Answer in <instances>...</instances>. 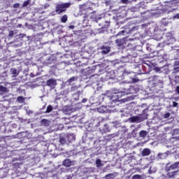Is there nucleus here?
Wrapping results in <instances>:
<instances>
[{"label":"nucleus","mask_w":179,"mask_h":179,"mask_svg":"<svg viewBox=\"0 0 179 179\" xmlns=\"http://www.w3.org/2000/svg\"><path fill=\"white\" fill-rule=\"evenodd\" d=\"M145 120H148V108L144 109L142 114L129 118L130 122H136V124H139Z\"/></svg>","instance_id":"1"},{"label":"nucleus","mask_w":179,"mask_h":179,"mask_svg":"<svg viewBox=\"0 0 179 179\" xmlns=\"http://www.w3.org/2000/svg\"><path fill=\"white\" fill-rule=\"evenodd\" d=\"M121 97H122V94L121 93H114L112 95L106 94L104 98H102L103 100H110L111 104H113V106L115 107V103H118V101H121Z\"/></svg>","instance_id":"2"},{"label":"nucleus","mask_w":179,"mask_h":179,"mask_svg":"<svg viewBox=\"0 0 179 179\" xmlns=\"http://www.w3.org/2000/svg\"><path fill=\"white\" fill-rule=\"evenodd\" d=\"M71 5H72L71 2L57 3L55 6L56 13L61 15V13L66 12V9L71 8Z\"/></svg>","instance_id":"3"},{"label":"nucleus","mask_w":179,"mask_h":179,"mask_svg":"<svg viewBox=\"0 0 179 179\" xmlns=\"http://www.w3.org/2000/svg\"><path fill=\"white\" fill-rule=\"evenodd\" d=\"M46 86L50 87V89H55V86H57V80L54 78H50L46 81Z\"/></svg>","instance_id":"4"},{"label":"nucleus","mask_w":179,"mask_h":179,"mask_svg":"<svg viewBox=\"0 0 179 179\" xmlns=\"http://www.w3.org/2000/svg\"><path fill=\"white\" fill-rule=\"evenodd\" d=\"M170 164H166V171H171V170H176L177 169H179V162H175L173 164H171L169 166Z\"/></svg>","instance_id":"5"},{"label":"nucleus","mask_w":179,"mask_h":179,"mask_svg":"<svg viewBox=\"0 0 179 179\" xmlns=\"http://www.w3.org/2000/svg\"><path fill=\"white\" fill-rule=\"evenodd\" d=\"M151 79L152 82L155 83V85H159V83L162 85V83H163V78L160 76H154L151 77Z\"/></svg>","instance_id":"6"},{"label":"nucleus","mask_w":179,"mask_h":179,"mask_svg":"<svg viewBox=\"0 0 179 179\" xmlns=\"http://www.w3.org/2000/svg\"><path fill=\"white\" fill-rule=\"evenodd\" d=\"M101 54H102V55H106L108 54V52H110V46L103 45V46L101 48Z\"/></svg>","instance_id":"7"},{"label":"nucleus","mask_w":179,"mask_h":179,"mask_svg":"<svg viewBox=\"0 0 179 179\" xmlns=\"http://www.w3.org/2000/svg\"><path fill=\"white\" fill-rule=\"evenodd\" d=\"M74 163L75 162L71 161L69 159H66L63 161V166L65 167H71V166H73Z\"/></svg>","instance_id":"8"},{"label":"nucleus","mask_w":179,"mask_h":179,"mask_svg":"<svg viewBox=\"0 0 179 179\" xmlns=\"http://www.w3.org/2000/svg\"><path fill=\"white\" fill-rule=\"evenodd\" d=\"M126 39L125 38H121L117 39L115 41V43L118 47H122L124 44H125Z\"/></svg>","instance_id":"9"},{"label":"nucleus","mask_w":179,"mask_h":179,"mask_svg":"<svg viewBox=\"0 0 179 179\" xmlns=\"http://www.w3.org/2000/svg\"><path fill=\"white\" fill-rule=\"evenodd\" d=\"M62 111L64 114H71L72 113V108L71 106H64L62 109Z\"/></svg>","instance_id":"10"},{"label":"nucleus","mask_w":179,"mask_h":179,"mask_svg":"<svg viewBox=\"0 0 179 179\" xmlns=\"http://www.w3.org/2000/svg\"><path fill=\"white\" fill-rule=\"evenodd\" d=\"M59 143H61V145H65V143H68V141L66 138V136H61L59 138Z\"/></svg>","instance_id":"11"},{"label":"nucleus","mask_w":179,"mask_h":179,"mask_svg":"<svg viewBox=\"0 0 179 179\" xmlns=\"http://www.w3.org/2000/svg\"><path fill=\"white\" fill-rule=\"evenodd\" d=\"M150 153H152V151L150 150V149L145 148L142 151V156L145 157V156H149Z\"/></svg>","instance_id":"12"},{"label":"nucleus","mask_w":179,"mask_h":179,"mask_svg":"<svg viewBox=\"0 0 179 179\" xmlns=\"http://www.w3.org/2000/svg\"><path fill=\"white\" fill-rule=\"evenodd\" d=\"M80 9L81 12H83V10L87 11L90 9V7L87 6V3H84L80 6Z\"/></svg>","instance_id":"13"},{"label":"nucleus","mask_w":179,"mask_h":179,"mask_svg":"<svg viewBox=\"0 0 179 179\" xmlns=\"http://www.w3.org/2000/svg\"><path fill=\"white\" fill-rule=\"evenodd\" d=\"M10 72L11 75H13V78H16L19 75V71H17V69L15 68H12L10 69Z\"/></svg>","instance_id":"14"},{"label":"nucleus","mask_w":179,"mask_h":179,"mask_svg":"<svg viewBox=\"0 0 179 179\" xmlns=\"http://www.w3.org/2000/svg\"><path fill=\"white\" fill-rule=\"evenodd\" d=\"M178 173V171L169 172L167 173V176L169 177V178H176V176H177Z\"/></svg>","instance_id":"15"},{"label":"nucleus","mask_w":179,"mask_h":179,"mask_svg":"<svg viewBox=\"0 0 179 179\" xmlns=\"http://www.w3.org/2000/svg\"><path fill=\"white\" fill-rule=\"evenodd\" d=\"M66 138L69 143H71L75 141V136H73V134H69L66 136Z\"/></svg>","instance_id":"16"},{"label":"nucleus","mask_w":179,"mask_h":179,"mask_svg":"<svg viewBox=\"0 0 179 179\" xmlns=\"http://www.w3.org/2000/svg\"><path fill=\"white\" fill-rule=\"evenodd\" d=\"M80 96V91H77L76 93L73 94V100L74 101H78L79 100V97Z\"/></svg>","instance_id":"17"},{"label":"nucleus","mask_w":179,"mask_h":179,"mask_svg":"<svg viewBox=\"0 0 179 179\" xmlns=\"http://www.w3.org/2000/svg\"><path fill=\"white\" fill-rule=\"evenodd\" d=\"M110 131H111L110 126H108L107 124H105L101 134H106V132H110Z\"/></svg>","instance_id":"18"},{"label":"nucleus","mask_w":179,"mask_h":179,"mask_svg":"<svg viewBox=\"0 0 179 179\" xmlns=\"http://www.w3.org/2000/svg\"><path fill=\"white\" fill-rule=\"evenodd\" d=\"M115 136H118V133L108 134L107 136H106V139H108V141H110L113 139V138H115Z\"/></svg>","instance_id":"19"},{"label":"nucleus","mask_w":179,"mask_h":179,"mask_svg":"<svg viewBox=\"0 0 179 179\" xmlns=\"http://www.w3.org/2000/svg\"><path fill=\"white\" fill-rule=\"evenodd\" d=\"M140 138H142V139H145L148 136V131L145 130H142L139 133Z\"/></svg>","instance_id":"20"},{"label":"nucleus","mask_w":179,"mask_h":179,"mask_svg":"<svg viewBox=\"0 0 179 179\" xmlns=\"http://www.w3.org/2000/svg\"><path fill=\"white\" fill-rule=\"evenodd\" d=\"M50 124H51V122L48 120L43 119L41 120V125L43 127H49Z\"/></svg>","instance_id":"21"},{"label":"nucleus","mask_w":179,"mask_h":179,"mask_svg":"<svg viewBox=\"0 0 179 179\" xmlns=\"http://www.w3.org/2000/svg\"><path fill=\"white\" fill-rule=\"evenodd\" d=\"M95 164L98 169H100V167H103V166H104V164H103V162H101V159H96Z\"/></svg>","instance_id":"22"},{"label":"nucleus","mask_w":179,"mask_h":179,"mask_svg":"<svg viewBox=\"0 0 179 179\" xmlns=\"http://www.w3.org/2000/svg\"><path fill=\"white\" fill-rule=\"evenodd\" d=\"M167 156H169V155L167 154V152H164V153H159L158 154V157L161 159H167Z\"/></svg>","instance_id":"23"},{"label":"nucleus","mask_w":179,"mask_h":179,"mask_svg":"<svg viewBox=\"0 0 179 179\" xmlns=\"http://www.w3.org/2000/svg\"><path fill=\"white\" fill-rule=\"evenodd\" d=\"M112 124H113V127H115V128H120V127H121V122L120 121H114Z\"/></svg>","instance_id":"24"},{"label":"nucleus","mask_w":179,"mask_h":179,"mask_svg":"<svg viewBox=\"0 0 179 179\" xmlns=\"http://www.w3.org/2000/svg\"><path fill=\"white\" fill-rule=\"evenodd\" d=\"M76 80H78V76H73L70 78L67 82L68 83H72L73 82H76Z\"/></svg>","instance_id":"25"},{"label":"nucleus","mask_w":179,"mask_h":179,"mask_svg":"<svg viewBox=\"0 0 179 179\" xmlns=\"http://www.w3.org/2000/svg\"><path fill=\"white\" fill-rule=\"evenodd\" d=\"M138 131H139V128H138V127H136L134 129H133L132 131H131L132 136L136 138Z\"/></svg>","instance_id":"26"},{"label":"nucleus","mask_w":179,"mask_h":179,"mask_svg":"<svg viewBox=\"0 0 179 179\" xmlns=\"http://www.w3.org/2000/svg\"><path fill=\"white\" fill-rule=\"evenodd\" d=\"M161 24L163 26H167L169 24V19H167V18L162 19L161 21Z\"/></svg>","instance_id":"27"},{"label":"nucleus","mask_w":179,"mask_h":179,"mask_svg":"<svg viewBox=\"0 0 179 179\" xmlns=\"http://www.w3.org/2000/svg\"><path fill=\"white\" fill-rule=\"evenodd\" d=\"M8 92V88L0 85V93H6Z\"/></svg>","instance_id":"28"},{"label":"nucleus","mask_w":179,"mask_h":179,"mask_svg":"<svg viewBox=\"0 0 179 179\" xmlns=\"http://www.w3.org/2000/svg\"><path fill=\"white\" fill-rule=\"evenodd\" d=\"M61 22H62V23H66V22H68V15H64V16H62Z\"/></svg>","instance_id":"29"},{"label":"nucleus","mask_w":179,"mask_h":179,"mask_svg":"<svg viewBox=\"0 0 179 179\" xmlns=\"http://www.w3.org/2000/svg\"><path fill=\"white\" fill-rule=\"evenodd\" d=\"M52 111V106L51 105H49L47 107L46 110L45 111V114H48L49 113H51Z\"/></svg>","instance_id":"30"},{"label":"nucleus","mask_w":179,"mask_h":179,"mask_svg":"<svg viewBox=\"0 0 179 179\" xmlns=\"http://www.w3.org/2000/svg\"><path fill=\"white\" fill-rule=\"evenodd\" d=\"M156 171H157V169L156 168V166H151V169H150V172L151 173V174L156 173Z\"/></svg>","instance_id":"31"},{"label":"nucleus","mask_w":179,"mask_h":179,"mask_svg":"<svg viewBox=\"0 0 179 179\" xmlns=\"http://www.w3.org/2000/svg\"><path fill=\"white\" fill-rule=\"evenodd\" d=\"M17 101L18 103H24V98L23 96H18Z\"/></svg>","instance_id":"32"},{"label":"nucleus","mask_w":179,"mask_h":179,"mask_svg":"<svg viewBox=\"0 0 179 179\" xmlns=\"http://www.w3.org/2000/svg\"><path fill=\"white\" fill-rule=\"evenodd\" d=\"M100 124H103V119L101 117L98 118V122L95 127H99Z\"/></svg>","instance_id":"33"},{"label":"nucleus","mask_w":179,"mask_h":179,"mask_svg":"<svg viewBox=\"0 0 179 179\" xmlns=\"http://www.w3.org/2000/svg\"><path fill=\"white\" fill-rule=\"evenodd\" d=\"M106 179H114V174L109 173L105 176Z\"/></svg>","instance_id":"34"},{"label":"nucleus","mask_w":179,"mask_h":179,"mask_svg":"<svg viewBox=\"0 0 179 179\" xmlns=\"http://www.w3.org/2000/svg\"><path fill=\"white\" fill-rule=\"evenodd\" d=\"M79 87H80L74 85V86L71 87V92H76V90H78V89H79Z\"/></svg>","instance_id":"35"},{"label":"nucleus","mask_w":179,"mask_h":179,"mask_svg":"<svg viewBox=\"0 0 179 179\" xmlns=\"http://www.w3.org/2000/svg\"><path fill=\"white\" fill-rule=\"evenodd\" d=\"M30 3V0H27L24 1L22 4L23 8H26V6H29V4Z\"/></svg>","instance_id":"36"},{"label":"nucleus","mask_w":179,"mask_h":179,"mask_svg":"<svg viewBox=\"0 0 179 179\" xmlns=\"http://www.w3.org/2000/svg\"><path fill=\"white\" fill-rule=\"evenodd\" d=\"M155 23H151V33H153L156 30V28L155 27Z\"/></svg>","instance_id":"37"},{"label":"nucleus","mask_w":179,"mask_h":179,"mask_svg":"<svg viewBox=\"0 0 179 179\" xmlns=\"http://www.w3.org/2000/svg\"><path fill=\"white\" fill-rule=\"evenodd\" d=\"M132 179H142V176L141 175H134L132 176Z\"/></svg>","instance_id":"38"},{"label":"nucleus","mask_w":179,"mask_h":179,"mask_svg":"<svg viewBox=\"0 0 179 179\" xmlns=\"http://www.w3.org/2000/svg\"><path fill=\"white\" fill-rule=\"evenodd\" d=\"M101 20V15H98L97 17H96V18L94 20V22H96L97 23V22H99V20Z\"/></svg>","instance_id":"39"},{"label":"nucleus","mask_w":179,"mask_h":179,"mask_svg":"<svg viewBox=\"0 0 179 179\" xmlns=\"http://www.w3.org/2000/svg\"><path fill=\"white\" fill-rule=\"evenodd\" d=\"M97 110H98V113H106V110H104L103 107L98 108Z\"/></svg>","instance_id":"40"},{"label":"nucleus","mask_w":179,"mask_h":179,"mask_svg":"<svg viewBox=\"0 0 179 179\" xmlns=\"http://www.w3.org/2000/svg\"><path fill=\"white\" fill-rule=\"evenodd\" d=\"M164 47V43H160L157 45V48H163Z\"/></svg>","instance_id":"41"},{"label":"nucleus","mask_w":179,"mask_h":179,"mask_svg":"<svg viewBox=\"0 0 179 179\" xmlns=\"http://www.w3.org/2000/svg\"><path fill=\"white\" fill-rule=\"evenodd\" d=\"M173 20H176V19L179 20V13L175 15L173 17H172Z\"/></svg>","instance_id":"42"},{"label":"nucleus","mask_w":179,"mask_h":179,"mask_svg":"<svg viewBox=\"0 0 179 179\" xmlns=\"http://www.w3.org/2000/svg\"><path fill=\"white\" fill-rule=\"evenodd\" d=\"M170 115H171L170 113H166L164 115V118H169Z\"/></svg>","instance_id":"43"},{"label":"nucleus","mask_w":179,"mask_h":179,"mask_svg":"<svg viewBox=\"0 0 179 179\" xmlns=\"http://www.w3.org/2000/svg\"><path fill=\"white\" fill-rule=\"evenodd\" d=\"M132 82L133 83H137V82H139V79L136 78H132Z\"/></svg>","instance_id":"44"},{"label":"nucleus","mask_w":179,"mask_h":179,"mask_svg":"<svg viewBox=\"0 0 179 179\" xmlns=\"http://www.w3.org/2000/svg\"><path fill=\"white\" fill-rule=\"evenodd\" d=\"M13 34H14L13 31H10L9 34H8V36L9 37H13Z\"/></svg>","instance_id":"45"},{"label":"nucleus","mask_w":179,"mask_h":179,"mask_svg":"<svg viewBox=\"0 0 179 179\" xmlns=\"http://www.w3.org/2000/svg\"><path fill=\"white\" fill-rule=\"evenodd\" d=\"M178 106V103L176 101L173 102V107H177Z\"/></svg>","instance_id":"46"},{"label":"nucleus","mask_w":179,"mask_h":179,"mask_svg":"<svg viewBox=\"0 0 179 179\" xmlns=\"http://www.w3.org/2000/svg\"><path fill=\"white\" fill-rule=\"evenodd\" d=\"M125 33V31H120L117 34V36H121V34H124Z\"/></svg>","instance_id":"47"},{"label":"nucleus","mask_w":179,"mask_h":179,"mask_svg":"<svg viewBox=\"0 0 179 179\" xmlns=\"http://www.w3.org/2000/svg\"><path fill=\"white\" fill-rule=\"evenodd\" d=\"M174 71H175V72H179V66H178V67H174Z\"/></svg>","instance_id":"48"},{"label":"nucleus","mask_w":179,"mask_h":179,"mask_svg":"<svg viewBox=\"0 0 179 179\" xmlns=\"http://www.w3.org/2000/svg\"><path fill=\"white\" fill-rule=\"evenodd\" d=\"M86 101H87V99L84 98V99H83L81 103H86Z\"/></svg>","instance_id":"49"},{"label":"nucleus","mask_w":179,"mask_h":179,"mask_svg":"<svg viewBox=\"0 0 179 179\" xmlns=\"http://www.w3.org/2000/svg\"><path fill=\"white\" fill-rule=\"evenodd\" d=\"M19 6H20L19 3L14 4V8H19Z\"/></svg>","instance_id":"50"},{"label":"nucleus","mask_w":179,"mask_h":179,"mask_svg":"<svg viewBox=\"0 0 179 179\" xmlns=\"http://www.w3.org/2000/svg\"><path fill=\"white\" fill-rule=\"evenodd\" d=\"M69 27V29H71V30H73V29H75V26H73V25H70Z\"/></svg>","instance_id":"51"},{"label":"nucleus","mask_w":179,"mask_h":179,"mask_svg":"<svg viewBox=\"0 0 179 179\" xmlns=\"http://www.w3.org/2000/svg\"><path fill=\"white\" fill-rule=\"evenodd\" d=\"M50 7V5L48 4H45L44 6V9H47V8H49Z\"/></svg>","instance_id":"52"},{"label":"nucleus","mask_w":179,"mask_h":179,"mask_svg":"<svg viewBox=\"0 0 179 179\" xmlns=\"http://www.w3.org/2000/svg\"><path fill=\"white\" fill-rule=\"evenodd\" d=\"M123 3H128V0H122Z\"/></svg>","instance_id":"53"},{"label":"nucleus","mask_w":179,"mask_h":179,"mask_svg":"<svg viewBox=\"0 0 179 179\" xmlns=\"http://www.w3.org/2000/svg\"><path fill=\"white\" fill-rule=\"evenodd\" d=\"M179 65V61L175 62V66H177Z\"/></svg>","instance_id":"54"},{"label":"nucleus","mask_w":179,"mask_h":179,"mask_svg":"<svg viewBox=\"0 0 179 179\" xmlns=\"http://www.w3.org/2000/svg\"><path fill=\"white\" fill-rule=\"evenodd\" d=\"M155 71H156V72H159V71H160V69L156 67V68H155Z\"/></svg>","instance_id":"55"},{"label":"nucleus","mask_w":179,"mask_h":179,"mask_svg":"<svg viewBox=\"0 0 179 179\" xmlns=\"http://www.w3.org/2000/svg\"><path fill=\"white\" fill-rule=\"evenodd\" d=\"M66 179H72V176H68L67 178H66Z\"/></svg>","instance_id":"56"},{"label":"nucleus","mask_w":179,"mask_h":179,"mask_svg":"<svg viewBox=\"0 0 179 179\" xmlns=\"http://www.w3.org/2000/svg\"><path fill=\"white\" fill-rule=\"evenodd\" d=\"M151 160H155V156L151 155Z\"/></svg>","instance_id":"57"},{"label":"nucleus","mask_w":179,"mask_h":179,"mask_svg":"<svg viewBox=\"0 0 179 179\" xmlns=\"http://www.w3.org/2000/svg\"><path fill=\"white\" fill-rule=\"evenodd\" d=\"M22 24H19L17 27H22Z\"/></svg>","instance_id":"58"},{"label":"nucleus","mask_w":179,"mask_h":179,"mask_svg":"<svg viewBox=\"0 0 179 179\" xmlns=\"http://www.w3.org/2000/svg\"><path fill=\"white\" fill-rule=\"evenodd\" d=\"M33 112H31V111H29V112H28V114H31Z\"/></svg>","instance_id":"59"},{"label":"nucleus","mask_w":179,"mask_h":179,"mask_svg":"<svg viewBox=\"0 0 179 179\" xmlns=\"http://www.w3.org/2000/svg\"><path fill=\"white\" fill-rule=\"evenodd\" d=\"M67 120V122H69V119H66Z\"/></svg>","instance_id":"60"},{"label":"nucleus","mask_w":179,"mask_h":179,"mask_svg":"<svg viewBox=\"0 0 179 179\" xmlns=\"http://www.w3.org/2000/svg\"><path fill=\"white\" fill-rule=\"evenodd\" d=\"M43 108H45V106H44Z\"/></svg>","instance_id":"61"},{"label":"nucleus","mask_w":179,"mask_h":179,"mask_svg":"<svg viewBox=\"0 0 179 179\" xmlns=\"http://www.w3.org/2000/svg\"><path fill=\"white\" fill-rule=\"evenodd\" d=\"M25 25L27 26V23H26Z\"/></svg>","instance_id":"62"},{"label":"nucleus","mask_w":179,"mask_h":179,"mask_svg":"<svg viewBox=\"0 0 179 179\" xmlns=\"http://www.w3.org/2000/svg\"><path fill=\"white\" fill-rule=\"evenodd\" d=\"M78 1H81V0H78Z\"/></svg>","instance_id":"63"}]
</instances>
